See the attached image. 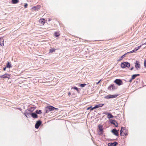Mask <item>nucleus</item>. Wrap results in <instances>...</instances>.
Listing matches in <instances>:
<instances>
[{"mask_svg": "<svg viewBox=\"0 0 146 146\" xmlns=\"http://www.w3.org/2000/svg\"><path fill=\"white\" fill-rule=\"evenodd\" d=\"M92 106H90V107H89L88 108H87V110H89V109H90V110H91L92 109Z\"/></svg>", "mask_w": 146, "mask_h": 146, "instance_id": "nucleus-34", "label": "nucleus"}, {"mask_svg": "<svg viewBox=\"0 0 146 146\" xmlns=\"http://www.w3.org/2000/svg\"><path fill=\"white\" fill-rule=\"evenodd\" d=\"M104 105V104H99L96 105L93 108H92V109L91 110H92L95 109L97 108L100 107H102Z\"/></svg>", "mask_w": 146, "mask_h": 146, "instance_id": "nucleus-10", "label": "nucleus"}, {"mask_svg": "<svg viewBox=\"0 0 146 146\" xmlns=\"http://www.w3.org/2000/svg\"><path fill=\"white\" fill-rule=\"evenodd\" d=\"M130 65V64L128 62H123L121 63V66L122 68H124L126 67L129 68Z\"/></svg>", "mask_w": 146, "mask_h": 146, "instance_id": "nucleus-2", "label": "nucleus"}, {"mask_svg": "<svg viewBox=\"0 0 146 146\" xmlns=\"http://www.w3.org/2000/svg\"><path fill=\"white\" fill-rule=\"evenodd\" d=\"M42 123V122L40 120L37 121L35 125V127L36 129H38Z\"/></svg>", "mask_w": 146, "mask_h": 146, "instance_id": "nucleus-6", "label": "nucleus"}, {"mask_svg": "<svg viewBox=\"0 0 146 146\" xmlns=\"http://www.w3.org/2000/svg\"><path fill=\"white\" fill-rule=\"evenodd\" d=\"M19 2L18 0H12V3L14 4H16Z\"/></svg>", "mask_w": 146, "mask_h": 146, "instance_id": "nucleus-23", "label": "nucleus"}, {"mask_svg": "<svg viewBox=\"0 0 146 146\" xmlns=\"http://www.w3.org/2000/svg\"><path fill=\"white\" fill-rule=\"evenodd\" d=\"M107 115V117L109 118H113L114 116L110 113H108L106 114Z\"/></svg>", "mask_w": 146, "mask_h": 146, "instance_id": "nucleus-16", "label": "nucleus"}, {"mask_svg": "<svg viewBox=\"0 0 146 146\" xmlns=\"http://www.w3.org/2000/svg\"><path fill=\"white\" fill-rule=\"evenodd\" d=\"M133 68H134V67H132V68H131L130 70H132L133 69Z\"/></svg>", "mask_w": 146, "mask_h": 146, "instance_id": "nucleus-41", "label": "nucleus"}, {"mask_svg": "<svg viewBox=\"0 0 146 146\" xmlns=\"http://www.w3.org/2000/svg\"><path fill=\"white\" fill-rule=\"evenodd\" d=\"M136 77V75L135 74L133 75L132 76V79H134Z\"/></svg>", "mask_w": 146, "mask_h": 146, "instance_id": "nucleus-30", "label": "nucleus"}, {"mask_svg": "<svg viewBox=\"0 0 146 146\" xmlns=\"http://www.w3.org/2000/svg\"><path fill=\"white\" fill-rule=\"evenodd\" d=\"M39 21L41 24L44 25L45 23V20L44 19H40Z\"/></svg>", "mask_w": 146, "mask_h": 146, "instance_id": "nucleus-19", "label": "nucleus"}, {"mask_svg": "<svg viewBox=\"0 0 146 146\" xmlns=\"http://www.w3.org/2000/svg\"><path fill=\"white\" fill-rule=\"evenodd\" d=\"M135 64V67L136 68L137 70H138L140 69V65L139 61H136Z\"/></svg>", "mask_w": 146, "mask_h": 146, "instance_id": "nucleus-5", "label": "nucleus"}, {"mask_svg": "<svg viewBox=\"0 0 146 146\" xmlns=\"http://www.w3.org/2000/svg\"><path fill=\"white\" fill-rule=\"evenodd\" d=\"M35 109L34 107L31 108L29 109H27L25 110L23 114L26 117H27V115H31V113Z\"/></svg>", "mask_w": 146, "mask_h": 146, "instance_id": "nucleus-1", "label": "nucleus"}, {"mask_svg": "<svg viewBox=\"0 0 146 146\" xmlns=\"http://www.w3.org/2000/svg\"><path fill=\"white\" fill-rule=\"evenodd\" d=\"M73 88L74 89H75L76 90H77V92H78V88L76 87H73V88Z\"/></svg>", "mask_w": 146, "mask_h": 146, "instance_id": "nucleus-31", "label": "nucleus"}, {"mask_svg": "<svg viewBox=\"0 0 146 146\" xmlns=\"http://www.w3.org/2000/svg\"><path fill=\"white\" fill-rule=\"evenodd\" d=\"M6 67H5L4 68H3V70H6Z\"/></svg>", "mask_w": 146, "mask_h": 146, "instance_id": "nucleus-43", "label": "nucleus"}, {"mask_svg": "<svg viewBox=\"0 0 146 146\" xmlns=\"http://www.w3.org/2000/svg\"><path fill=\"white\" fill-rule=\"evenodd\" d=\"M48 106V109L50 110V111L54 110H58V109L52 106Z\"/></svg>", "mask_w": 146, "mask_h": 146, "instance_id": "nucleus-14", "label": "nucleus"}, {"mask_svg": "<svg viewBox=\"0 0 146 146\" xmlns=\"http://www.w3.org/2000/svg\"><path fill=\"white\" fill-rule=\"evenodd\" d=\"M110 122L111 123L114 125L116 127H118V124L117 122L114 120L110 119Z\"/></svg>", "mask_w": 146, "mask_h": 146, "instance_id": "nucleus-9", "label": "nucleus"}, {"mask_svg": "<svg viewBox=\"0 0 146 146\" xmlns=\"http://www.w3.org/2000/svg\"><path fill=\"white\" fill-rule=\"evenodd\" d=\"M144 45H146V42L145 43H144L142 44V45H141L142 46Z\"/></svg>", "mask_w": 146, "mask_h": 146, "instance_id": "nucleus-40", "label": "nucleus"}, {"mask_svg": "<svg viewBox=\"0 0 146 146\" xmlns=\"http://www.w3.org/2000/svg\"><path fill=\"white\" fill-rule=\"evenodd\" d=\"M110 98H115L117 97V95H110Z\"/></svg>", "mask_w": 146, "mask_h": 146, "instance_id": "nucleus-25", "label": "nucleus"}, {"mask_svg": "<svg viewBox=\"0 0 146 146\" xmlns=\"http://www.w3.org/2000/svg\"><path fill=\"white\" fill-rule=\"evenodd\" d=\"M118 144V143L117 142H115L113 143H110L108 144V146H116Z\"/></svg>", "mask_w": 146, "mask_h": 146, "instance_id": "nucleus-12", "label": "nucleus"}, {"mask_svg": "<svg viewBox=\"0 0 146 146\" xmlns=\"http://www.w3.org/2000/svg\"><path fill=\"white\" fill-rule=\"evenodd\" d=\"M40 6L37 5L36 6H34L32 8V9L34 10H38L40 8Z\"/></svg>", "mask_w": 146, "mask_h": 146, "instance_id": "nucleus-18", "label": "nucleus"}, {"mask_svg": "<svg viewBox=\"0 0 146 146\" xmlns=\"http://www.w3.org/2000/svg\"><path fill=\"white\" fill-rule=\"evenodd\" d=\"M114 82L118 86H120L123 84L122 81L120 79H116L114 81Z\"/></svg>", "mask_w": 146, "mask_h": 146, "instance_id": "nucleus-4", "label": "nucleus"}, {"mask_svg": "<svg viewBox=\"0 0 146 146\" xmlns=\"http://www.w3.org/2000/svg\"><path fill=\"white\" fill-rule=\"evenodd\" d=\"M105 98L107 99H110V95H108L107 96H105Z\"/></svg>", "mask_w": 146, "mask_h": 146, "instance_id": "nucleus-32", "label": "nucleus"}, {"mask_svg": "<svg viewBox=\"0 0 146 146\" xmlns=\"http://www.w3.org/2000/svg\"><path fill=\"white\" fill-rule=\"evenodd\" d=\"M136 75V76L137 77V76H140V75L139 74H135Z\"/></svg>", "mask_w": 146, "mask_h": 146, "instance_id": "nucleus-39", "label": "nucleus"}, {"mask_svg": "<svg viewBox=\"0 0 146 146\" xmlns=\"http://www.w3.org/2000/svg\"><path fill=\"white\" fill-rule=\"evenodd\" d=\"M70 95H71V93H70V92H69L68 93V95L69 96H70Z\"/></svg>", "mask_w": 146, "mask_h": 146, "instance_id": "nucleus-42", "label": "nucleus"}, {"mask_svg": "<svg viewBox=\"0 0 146 146\" xmlns=\"http://www.w3.org/2000/svg\"><path fill=\"white\" fill-rule=\"evenodd\" d=\"M11 77L10 75L8 74H4L0 76V78H10Z\"/></svg>", "mask_w": 146, "mask_h": 146, "instance_id": "nucleus-3", "label": "nucleus"}, {"mask_svg": "<svg viewBox=\"0 0 146 146\" xmlns=\"http://www.w3.org/2000/svg\"><path fill=\"white\" fill-rule=\"evenodd\" d=\"M98 127L99 130L101 132L99 135H102L103 134V128L102 126L99 125H98Z\"/></svg>", "mask_w": 146, "mask_h": 146, "instance_id": "nucleus-11", "label": "nucleus"}, {"mask_svg": "<svg viewBox=\"0 0 146 146\" xmlns=\"http://www.w3.org/2000/svg\"><path fill=\"white\" fill-rule=\"evenodd\" d=\"M141 46H142V45H140L139 46H138V47H136V48H135L133 50H132V51H131L128 52V53H132L133 52H135V51H136L137 50H138V49H139L141 47Z\"/></svg>", "mask_w": 146, "mask_h": 146, "instance_id": "nucleus-13", "label": "nucleus"}, {"mask_svg": "<svg viewBox=\"0 0 146 146\" xmlns=\"http://www.w3.org/2000/svg\"><path fill=\"white\" fill-rule=\"evenodd\" d=\"M55 49L54 48H51L50 49L49 53H52L55 51Z\"/></svg>", "mask_w": 146, "mask_h": 146, "instance_id": "nucleus-28", "label": "nucleus"}, {"mask_svg": "<svg viewBox=\"0 0 146 146\" xmlns=\"http://www.w3.org/2000/svg\"><path fill=\"white\" fill-rule=\"evenodd\" d=\"M21 111V108H19V109Z\"/></svg>", "mask_w": 146, "mask_h": 146, "instance_id": "nucleus-45", "label": "nucleus"}, {"mask_svg": "<svg viewBox=\"0 0 146 146\" xmlns=\"http://www.w3.org/2000/svg\"><path fill=\"white\" fill-rule=\"evenodd\" d=\"M86 85V84H80V86L82 88H83Z\"/></svg>", "mask_w": 146, "mask_h": 146, "instance_id": "nucleus-29", "label": "nucleus"}, {"mask_svg": "<svg viewBox=\"0 0 146 146\" xmlns=\"http://www.w3.org/2000/svg\"><path fill=\"white\" fill-rule=\"evenodd\" d=\"M27 6H28L27 4V3L25 4L24 5V7L25 8H26L27 7Z\"/></svg>", "mask_w": 146, "mask_h": 146, "instance_id": "nucleus-33", "label": "nucleus"}, {"mask_svg": "<svg viewBox=\"0 0 146 146\" xmlns=\"http://www.w3.org/2000/svg\"><path fill=\"white\" fill-rule=\"evenodd\" d=\"M12 67L11 64L9 62H8L7 64L6 65V67L9 68H10Z\"/></svg>", "mask_w": 146, "mask_h": 146, "instance_id": "nucleus-21", "label": "nucleus"}, {"mask_svg": "<svg viewBox=\"0 0 146 146\" xmlns=\"http://www.w3.org/2000/svg\"><path fill=\"white\" fill-rule=\"evenodd\" d=\"M144 65L145 67H146V60L144 61Z\"/></svg>", "mask_w": 146, "mask_h": 146, "instance_id": "nucleus-35", "label": "nucleus"}, {"mask_svg": "<svg viewBox=\"0 0 146 146\" xmlns=\"http://www.w3.org/2000/svg\"><path fill=\"white\" fill-rule=\"evenodd\" d=\"M129 53H128V52H127V53H126L125 54H124V55H122L120 58V59H119L120 60H121L125 56V55L127 54H129Z\"/></svg>", "mask_w": 146, "mask_h": 146, "instance_id": "nucleus-24", "label": "nucleus"}, {"mask_svg": "<svg viewBox=\"0 0 146 146\" xmlns=\"http://www.w3.org/2000/svg\"><path fill=\"white\" fill-rule=\"evenodd\" d=\"M118 130L115 129H113L111 131V132L115 135L117 136L119 135Z\"/></svg>", "mask_w": 146, "mask_h": 146, "instance_id": "nucleus-7", "label": "nucleus"}, {"mask_svg": "<svg viewBox=\"0 0 146 146\" xmlns=\"http://www.w3.org/2000/svg\"><path fill=\"white\" fill-rule=\"evenodd\" d=\"M117 87H116L114 84L110 85L108 88V89L110 90H113L116 89Z\"/></svg>", "mask_w": 146, "mask_h": 146, "instance_id": "nucleus-8", "label": "nucleus"}, {"mask_svg": "<svg viewBox=\"0 0 146 146\" xmlns=\"http://www.w3.org/2000/svg\"><path fill=\"white\" fill-rule=\"evenodd\" d=\"M123 133L125 135V136H127V133H125L124 132H124H123Z\"/></svg>", "mask_w": 146, "mask_h": 146, "instance_id": "nucleus-37", "label": "nucleus"}, {"mask_svg": "<svg viewBox=\"0 0 146 146\" xmlns=\"http://www.w3.org/2000/svg\"><path fill=\"white\" fill-rule=\"evenodd\" d=\"M54 35L56 37H57L59 36L60 34L59 33L56 32L54 33Z\"/></svg>", "mask_w": 146, "mask_h": 146, "instance_id": "nucleus-27", "label": "nucleus"}, {"mask_svg": "<svg viewBox=\"0 0 146 146\" xmlns=\"http://www.w3.org/2000/svg\"><path fill=\"white\" fill-rule=\"evenodd\" d=\"M35 112L36 113L39 114H40L42 113V111L41 110H36Z\"/></svg>", "mask_w": 146, "mask_h": 146, "instance_id": "nucleus-22", "label": "nucleus"}, {"mask_svg": "<svg viewBox=\"0 0 146 146\" xmlns=\"http://www.w3.org/2000/svg\"><path fill=\"white\" fill-rule=\"evenodd\" d=\"M133 79H132V78L129 80V82H132V80Z\"/></svg>", "mask_w": 146, "mask_h": 146, "instance_id": "nucleus-38", "label": "nucleus"}, {"mask_svg": "<svg viewBox=\"0 0 146 146\" xmlns=\"http://www.w3.org/2000/svg\"><path fill=\"white\" fill-rule=\"evenodd\" d=\"M0 44L1 46H4V40L2 38H0Z\"/></svg>", "mask_w": 146, "mask_h": 146, "instance_id": "nucleus-17", "label": "nucleus"}, {"mask_svg": "<svg viewBox=\"0 0 146 146\" xmlns=\"http://www.w3.org/2000/svg\"><path fill=\"white\" fill-rule=\"evenodd\" d=\"M31 115V116L34 118H36L38 117V115L35 113H32Z\"/></svg>", "mask_w": 146, "mask_h": 146, "instance_id": "nucleus-15", "label": "nucleus"}, {"mask_svg": "<svg viewBox=\"0 0 146 146\" xmlns=\"http://www.w3.org/2000/svg\"><path fill=\"white\" fill-rule=\"evenodd\" d=\"M48 106L46 107L45 109V111L46 113H48L49 111L50 110L48 109Z\"/></svg>", "mask_w": 146, "mask_h": 146, "instance_id": "nucleus-26", "label": "nucleus"}, {"mask_svg": "<svg viewBox=\"0 0 146 146\" xmlns=\"http://www.w3.org/2000/svg\"><path fill=\"white\" fill-rule=\"evenodd\" d=\"M124 128H125V127H121V130L120 131V135L121 136H124V134H123V133H122L123 131V130H122V129L124 130Z\"/></svg>", "mask_w": 146, "mask_h": 146, "instance_id": "nucleus-20", "label": "nucleus"}, {"mask_svg": "<svg viewBox=\"0 0 146 146\" xmlns=\"http://www.w3.org/2000/svg\"><path fill=\"white\" fill-rule=\"evenodd\" d=\"M51 20L50 18H49V19H48V21H51Z\"/></svg>", "mask_w": 146, "mask_h": 146, "instance_id": "nucleus-44", "label": "nucleus"}, {"mask_svg": "<svg viewBox=\"0 0 146 146\" xmlns=\"http://www.w3.org/2000/svg\"><path fill=\"white\" fill-rule=\"evenodd\" d=\"M101 80H99L97 83L96 84H99L100 83V82L101 81Z\"/></svg>", "mask_w": 146, "mask_h": 146, "instance_id": "nucleus-36", "label": "nucleus"}]
</instances>
